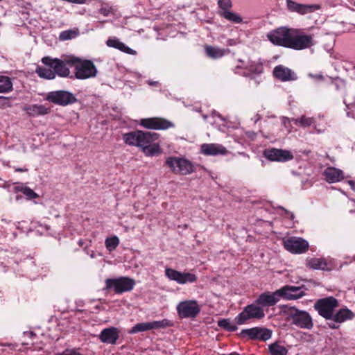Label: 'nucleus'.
<instances>
[{"mask_svg":"<svg viewBox=\"0 0 355 355\" xmlns=\"http://www.w3.org/2000/svg\"><path fill=\"white\" fill-rule=\"evenodd\" d=\"M75 61H76V57L72 55H62L60 58L44 57L42 59V63L53 68L55 76L58 75L60 77L69 76L71 72L69 67H73Z\"/></svg>","mask_w":355,"mask_h":355,"instance_id":"f257e3e1","label":"nucleus"},{"mask_svg":"<svg viewBox=\"0 0 355 355\" xmlns=\"http://www.w3.org/2000/svg\"><path fill=\"white\" fill-rule=\"evenodd\" d=\"M158 135L141 130L132 131L123 136L124 142L129 146H137L141 148L146 146L150 141H156Z\"/></svg>","mask_w":355,"mask_h":355,"instance_id":"f03ea898","label":"nucleus"},{"mask_svg":"<svg viewBox=\"0 0 355 355\" xmlns=\"http://www.w3.org/2000/svg\"><path fill=\"white\" fill-rule=\"evenodd\" d=\"M284 313L292 320V324L300 328L311 329L313 326L310 314L305 311H300L294 306H286Z\"/></svg>","mask_w":355,"mask_h":355,"instance_id":"7ed1b4c3","label":"nucleus"},{"mask_svg":"<svg viewBox=\"0 0 355 355\" xmlns=\"http://www.w3.org/2000/svg\"><path fill=\"white\" fill-rule=\"evenodd\" d=\"M73 67L75 68V76L77 79L85 80L94 78L97 74L94 64L88 60H81L76 57Z\"/></svg>","mask_w":355,"mask_h":355,"instance_id":"20e7f679","label":"nucleus"},{"mask_svg":"<svg viewBox=\"0 0 355 355\" xmlns=\"http://www.w3.org/2000/svg\"><path fill=\"white\" fill-rule=\"evenodd\" d=\"M165 163L171 171L176 174L188 175L194 171L192 163L183 157H169L166 159Z\"/></svg>","mask_w":355,"mask_h":355,"instance_id":"39448f33","label":"nucleus"},{"mask_svg":"<svg viewBox=\"0 0 355 355\" xmlns=\"http://www.w3.org/2000/svg\"><path fill=\"white\" fill-rule=\"evenodd\" d=\"M293 32V28L281 27L269 33L267 37L272 44L289 48Z\"/></svg>","mask_w":355,"mask_h":355,"instance_id":"423d86ee","label":"nucleus"},{"mask_svg":"<svg viewBox=\"0 0 355 355\" xmlns=\"http://www.w3.org/2000/svg\"><path fill=\"white\" fill-rule=\"evenodd\" d=\"M338 306V300L334 297H328L318 300L314 308L323 318L330 320L333 318L334 310Z\"/></svg>","mask_w":355,"mask_h":355,"instance_id":"0eeeda50","label":"nucleus"},{"mask_svg":"<svg viewBox=\"0 0 355 355\" xmlns=\"http://www.w3.org/2000/svg\"><path fill=\"white\" fill-rule=\"evenodd\" d=\"M256 303L245 306L243 311L235 318L236 324H243L250 319L263 318L265 316L264 311Z\"/></svg>","mask_w":355,"mask_h":355,"instance_id":"6e6552de","label":"nucleus"},{"mask_svg":"<svg viewBox=\"0 0 355 355\" xmlns=\"http://www.w3.org/2000/svg\"><path fill=\"white\" fill-rule=\"evenodd\" d=\"M293 31L289 48L295 50H302L314 45L315 42L312 35L304 34L295 28H293Z\"/></svg>","mask_w":355,"mask_h":355,"instance_id":"1a4fd4ad","label":"nucleus"},{"mask_svg":"<svg viewBox=\"0 0 355 355\" xmlns=\"http://www.w3.org/2000/svg\"><path fill=\"white\" fill-rule=\"evenodd\" d=\"M285 249L292 254H302L309 249V243L301 237L290 236L283 239Z\"/></svg>","mask_w":355,"mask_h":355,"instance_id":"9d476101","label":"nucleus"},{"mask_svg":"<svg viewBox=\"0 0 355 355\" xmlns=\"http://www.w3.org/2000/svg\"><path fill=\"white\" fill-rule=\"evenodd\" d=\"M46 100L62 106H66L76 101V98L73 94L64 90L49 92L46 94Z\"/></svg>","mask_w":355,"mask_h":355,"instance_id":"9b49d317","label":"nucleus"},{"mask_svg":"<svg viewBox=\"0 0 355 355\" xmlns=\"http://www.w3.org/2000/svg\"><path fill=\"white\" fill-rule=\"evenodd\" d=\"M166 276L179 284H193L197 281V276L189 272H180L172 268H166Z\"/></svg>","mask_w":355,"mask_h":355,"instance_id":"f8f14e48","label":"nucleus"},{"mask_svg":"<svg viewBox=\"0 0 355 355\" xmlns=\"http://www.w3.org/2000/svg\"><path fill=\"white\" fill-rule=\"evenodd\" d=\"M106 289L114 288L117 293H121L131 291L135 283L132 279L128 277H120L118 279H107L105 281Z\"/></svg>","mask_w":355,"mask_h":355,"instance_id":"ddd939ff","label":"nucleus"},{"mask_svg":"<svg viewBox=\"0 0 355 355\" xmlns=\"http://www.w3.org/2000/svg\"><path fill=\"white\" fill-rule=\"evenodd\" d=\"M178 312L181 318H193L200 312V307L195 300H187L178 304Z\"/></svg>","mask_w":355,"mask_h":355,"instance_id":"4468645a","label":"nucleus"},{"mask_svg":"<svg viewBox=\"0 0 355 355\" xmlns=\"http://www.w3.org/2000/svg\"><path fill=\"white\" fill-rule=\"evenodd\" d=\"M171 325V322L167 319L162 320L141 322L136 324L129 331L130 334H136L138 332L146 331L152 329H157L161 328H165Z\"/></svg>","mask_w":355,"mask_h":355,"instance_id":"2eb2a0df","label":"nucleus"},{"mask_svg":"<svg viewBox=\"0 0 355 355\" xmlns=\"http://www.w3.org/2000/svg\"><path fill=\"white\" fill-rule=\"evenodd\" d=\"M286 2L287 9L290 12H297L301 15L313 12L320 8V6L317 4H302L292 0H286Z\"/></svg>","mask_w":355,"mask_h":355,"instance_id":"dca6fc26","label":"nucleus"},{"mask_svg":"<svg viewBox=\"0 0 355 355\" xmlns=\"http://www.w3.org/2000/svg\"><path fill=\"white\" fill-rule=\"evenodd\" d=\"M140 124L146 128L155 130H166L174 126L171 121L156 117L141 119Z\"/></svg>","mask_w":355,"mask_h":355,"instance_id":"f3484780","label":"nucleus"},{"mask_svg":"<svg viewBox=\"0 0 355 355\" xmlns=\"http://www.w3.org/2000/svg\"><path fill=\"white\" fill-rule=\"evenodd\" d=\"M263 155L268 159L275 162H286L292 159L293 157L290 151L277 148L265 150Z\"/></svg>","mask_w":355,"mask_h":355,"instance_id":"a211bd4d","label":"nucleus"},{"mask_svg":"<svg viewBox=\"0 0 355 355\" xmlns=\"http://www.w3.org/2000/svg\"><path fill=\"white\" fill-rule=\"evenodd\" d=\"M280 298L282 296L280 291L278 289L273 293L266 292L261 294L256 300V303L263 306H271L278 302Z\"/></svg>","mask_w":355,"mask_h":355,"instance_id":"6ab92c4d","label":"nucleus"},{"mask_svg":"<svg viewBox=\"0 0 355 355\" xmlns=\"http://www.w3.org/2000/svg\"><path fill=\"white\" fill-rule=\"evenodd\" d=\"M279 291L282 298L288 300H297L305 295L304 291L300 286H284Z\"/></svg>","mask_w":355,"mask_h":355,"instance_id":"aec40b11","label":"nucleus"},{"mask_svg":"<svg viewBox=\"0 0 355 355\" xmlns=\"http://www.w3.org/2000/svg\"><path fill=\"white\" fill-rule=\"evenodd\" d=\"M201 152L205 155L215 156L226 155L227 150L225 147L219 144H203L200 148Z\"/></svg>","mask_w":355,"mask_h":355,"instance_id":"412c9836","label":"nucleus"},{"mask_svg":"<svg viewBox=\"0 0 355 355\" xmlns=\"http://www.w3.org/2000/svg\"><path fill=\"white\" fill-rule=\"evenodd\" d=\"M273 74L275 78L282 81L294 80L297 78L295 73L291 69L283 65L275 67L273 70Z\"/></svg>","mask_w":355,"mask_h":355,"instance_id":"4be33fe9","label":"nucleus"},{"mask_svg":"<svg viewBox=\"0 0 355 355\" xmlns=\"http://www.w3.org/2000/svg\"><path fill=\"white\" fill-rule=\"evenodd\" d=\"M323 175L329 183L338 182L344 179L343 171L335 167H327L324 169Z\"/></svg>","mask_w":355,"mask_h":355,"instance_id":"5701e85b","label":"nucleus"},{"mask_svg":"<svg viewBox=\"0 0 355 355\" xmlns=\"http://www.w3.org/2000/svg\"><path fill=\"white\" fill-rule=\"evenodd\" d=\"M99 338L104 343L115 344L119 338V331L115 327L106 328L101 331Z\"/></svg>","mask_w":355,"mask_h":355,"instance_id":"b1692460","label":"nucleus"},{"mask_svg":"<svg viewBox=\"0 0 355 355\" xmlns=\"http://www.w3.org/2000/svg\"><path fill=\"white\" fill-rule=\"evenodd\" d=\"M23 110L31 116L36 117L49 114L51 109L44 105L33 104L25 106Z\"/></svg>","mask_w":355,"mask_h":355,"instance_id":"393cba45","label":"nucleus"},{"mask_svg":"<svg viewBox=\"0 0 355 355\" xmlns=\"http://www.w3.org/2000/svg\"><path fill=\"white\" fill-rule=\"evenodd\" d=\"M354 313L348 309H341L331 318L337 323L343 322L347 320H351L354 318Z\"/></svg>","mask_w":355,"mask_h":355,"instance_id":"a878e982","label":"nucleus"},{"mask_svg":"<svg viewBox=\"0 0 355 355\" xmlns=\"http://www.w3.org/2000/svg\"><path fill=\"white\" fill-rule=\"evenodd\" d=\"M262 71L263 67L261 64L253 62H248L245 65V71L243 72V75L248 76L254 73H261Z\"/></svg>","mask_w":355,"mask_h":355,"instance_id":"bb28decb","label":"nucleus"},{"mask_svg":"<svg viewBox=\"0 0 355 355\" xmlns=\"http://www.w3.org/2000/svg\"><path fill=\"white\" fill-rule=\"evenodd\" d=\"M35 71L40 78L48 80H52L55 78L53 69L46 65L45 67H37Z\"/></svg>","mask_w":355,"mask_h":355,"instance_id":"cd10ccee","label":"nucleus"},{"mask_svg":"<svg viewBox=\"0 0 355 355\" xmlns=\"http://www.w3.org/2000/svg\"><path fill=\"white\" fill-rule=\"evenodd\" d=\"M13 85L10 77L0 74V93H8L12 91Z\"/></svg>","mask_w":355,"mask_h":355,"instance_id":"c85d7f7f","label":"nucleus"},{"mask_svg":"<svg viewBox=\"0 0 355 355\" xmlns=\"http://www.w3.org/2000/svg\"><path fill=\"white\" fill-rule=\"evenodd\" d=\"M155 141H150L146 146H143V152L148 156H153L161 153L162 150L159 146L153 144Z\"/></svg>","mask_w":355,"mask_h":355,"instance_id":"c756f323","label":"nucleus"},{"mask_svg":"<svg viewBox=\"0 0 355 355\" xmlns=\"http://www.w3.org/2000/svg\"><path fill=\"white\" fill-rule=\"evenodd\" d=\"M107 44L108 46L114 47L117 49L121 50V51L132 54L134 51L130 48L125 46L123 42H120L117 39H109L107 41Z\"/></svg>","mask_w":355,"mask_h":355,"instance_id":"7c9ffc66","label":"nucleus"},{"mask_svg":"<svg viewBox=\"0 0 355 355\" xmlns=\"http://www.w3.org/2000/svg\"><path fill=\"white\" fill-rule=\"evenodd\" d=\"M207 55L214 59L223 57L225 54V50L216 46H207L205 47Z\"/></svg>","mask_w":355,"mask_h":355,"instance_id":"2f4dec72","label":"nucleus"},{"mask_svg":"<svg viewBox=\"0 0 355 355\" xmlns=\"http://www.w3.org/2000/svg\"><path fill=\"white\" fill-rule=\"evenodd\" d=\"M220 16L226 19L227 20L234 23V24H241L243 22L242 17L236 12H232L230 10H226L225 12H220Z\"/></svg>","mask_w":355,"mask_h":355,"instance_id":"473e14b6","label":"nucleus"},{"mask_svg":"<svg viewBox=\"0 0 355 355\" xmlns=\"http://www.w3.org/2000/svg\"><path fill=\"white\" fill-rule=\"evenodd\" d=\"M292 121H293L295 124L300 125L301 127L307 128L314 124L315 120L313 117H308L303 115L297 119H292Z\"/></svg>","mask_w":355,"mask_h":355,"instance_id":"72a5a7b5","label":"nucleus"},{"mask_svg":"<svg viewBox=\"0 0 355 355\" xmlns=\"http://www.w3.org/2000/svg\"><path fill=\"white\" fill-rule=\"evenodd\" d=\"M79 34L78 28L69 29L62 31L59 35V40L60 41H66L76 38Z\"/></svg>","mask_w":355,"mask_h":355,"instance_id":"f704fd0d","label":"nucleus"},{"mask_svg":"<svg viewBox=\"0 0 355 355\" xmlns=\"http://www.w3.org/2000/svg\"><path fill=\"white\" fill-rule=\"evenodd\" d=\"M270 355H287V349L282 345L273 343L269 346Z\"/></svg>","mask_w":355,"mask_h":355,"instance_id":"c9c22d12","label":"nucleus"},{"mask_svg":"<svg viewBox=\"0 0 355 355\" xmlns=\"http://www.w3.org/2000/svg\"><path fill=\"white\" fill-rule=\"evenodd\" d=\"M218 325L230 331H234L237 329L236 324L230 319H223L218 322Z\"/></svg>","mask_w":355,"mask_h":355,"instance_id":"e433bc0d","label":"nucleus"},{"mask_svg":"<svg viewBox=\"0 0 355 355\" xmlns=\"http://www.w3.org/2000/svg\"><path fill=\"white\" fill-rule=\"evenodd\" d=\"M106 248L112 252L115 250L119 244V239L116 236H114L110 238H107L105 241Z\"/></svg>","mask_w":355,"mask_h":355,"instance_id":"4c0bfd02","label":"nucleus"},{"mask_svg":"<svg viewBox=\"0 0 355 355\" xmlns=\"http://www.w3.org/2000/svg\"><path fill=\"white\" fill-rule=\"evenodd\" d=\"M309 266L313 269L324 270L327 263L325 261L322 259H312L309 261Z\"/></svg>","mask_w":355,"mask_h":355,"instance_id":"58836bf2","label":"nucleus"},{"mask_svg":"<svg viewBox=\"0 0 355 355\" xmlns=\"http://www.w3.org/2000/svg\"><path fill=\"white\" fill-rule=\"evenodd\" d=\"M260 328H252L249 329H245L242 331V334L244 336H248L249 338L252 339H258L259 338V334Z\"/></svg>","mask_w":355,"mask_h":355,"instance_id":"ea45409f","label":"nucleus"},{"mask_svg":"<svg viewBox=\"0 0 355 355\" xmlns=\"http://www.w3.org/2000/svg\"><path fill=\"white\" fill-rule=\"evenodd\" d=\"M218 5L221 10L220 12L230 10L232 6L231 0H218Z\"/></svg>","mask_w":355,"mask_h":355,"instance_id":"a19ab883","label":"nucleus"},{"mask_svg":"<svg viewBox=\"0 0 355 355\" xmlns=\"http://www.w3.org/2000/svg\"><path fill=\"white\" fill-rule=\"evenodd\" d=\"M259 338L262 340H266L271 337V331L267 329L260 328Z\"/></svg>","mask_w":355,"mask_h":355,"instance_id":"79ce46f5","label":"nucleus"},{"mask_svg":"<svg viewBox=\"0 0 355 355\" xmlns=\"http://www.w3.org/2000/svg\"><path fill=\"white\" fill-rule=\"evenodd\" d=\"M21 192L27 197V198L30 200L36 198L38 196V195L35 192H34L31 189L27 187L21 189Z\"/></svg>","mask_w":355,"mask_h":355,"instance_id":"37998d69","label":"nucleus"},{"mask_svg":"<svg viewBox=\"0 0 355 355\" xmlns=\"http://www.w3.org/2000/svg\"><path fill=\"white\" fill-rule=\"evenodd\" d=\"M281 119L282 125H284L285 128L290 131L291 121L292 119L291 120L289 118L286 116H282Z\"/></svg>","mask_w":355,"mask_h":355,"instance_id":"c03bdc74","label":"nucleus"},{"mask_svg":"<svg viewBox=\"0 0 355 355\" xmlns=\"http://www.w3.org/2000/svg\"><path fill=\"white\" fill-rule=\"evenodd\" d=\"M309 76L317 80H323V76L321 74H315V75H313L312 73H309Z\"/></svg>","mask_w":355,"mask_h":355,"instance_id":"a18cd8bd","label":"nucleus"},{"mask_svg":"<svg viewBox=\"0 0 355 355\" xmlns=\"http://www.w3.org/2000/svg\"><path fill=\"white\" fill-rule=\"evenodd\" d=\"M227 44L230 45V46H233V45L236 44V42L234 39H229L227 40Z\"/></svg>","mask_w":355,"mask_h":355,"instance_id":"49530a36","label":"nucleus"},{"mask_svg":"<svg viewBox=\"0 0 355 355\" xmlns=\"http://www.w3.org/2000/svg\"><path fill=\"white\" fill-rule=\"evenodd\" d=\"M285 214H286V217L290 218L291 219H293L294 215L293 213L289 212L288 211H285Z\"/></svg>","mask_w":355,"mask_h":355,"instance_id":"de8ad7c7","label":"nucleus"},{"mask_svg":"<svg viewBox=\"0 0 355 355\" xmlns=\"http://www.w3.org/2000/svg\"><path fill=\"white\" fill-rule=\"evenodd\" d=\"M349 184L352 190L355 191V181H349Z\"/></svg>","mask_w":355,"mask_h":355,"instance_id":"09e8293b","label":"nucleus"},{"mask_svg":"<svg viewBox=\"0 0 355 355\" xmlns=\"http://www.w3.org/2000/svg\"><path fill=\"white\" fill-rule=\"evenodd\" d=\"M24 188H26V187L23 186V185H19V186L15 187V189L17 191H21V189H23Z\"/></svg>","mask_w":355,"mask_h":355,"instance_id":"8fccbe9b","label":"nucleus"},{"mask_svg":"<svg viewBox=\"0 0 355 355\" xmlns=\"http://www.w3.org/2000/svg\"><path fill=\"white\" fill-rule=\"evenodd\" d=\"M334 322H335L334 320H333ZM329 325L331 328H333V329H335V328H337L338 326L336 325L335 323H329Z\"/></svg>","mask_w":355,"mask_h":355,"instance_id":"3c124183","label":"nucleus"},{"mask_svg":"<svg viewBox=\"0 0 355 355\" xmlns=\"http://www.w3.org/2000/svg\"><path fill=\"white\" fill-rule=\"evenodd\" d=\"M27 169H24V168H17L15 169V171H19V172H23V171H26Z\"/></svg>","mask_w":355,"mask_h":355,"instance_id":"603ef678","label":"nucleus"},{"mask_svg":"<svg viewBox=\"0 0 355 355\" xmlns=\"http://www.w3.org/2000/svg\"><path fill=\"white\" fill-rule=\"evenodd\" d=\"M158 84L157 82H149V85H157Z\"/></svg>","mask_w":355,"mask_h":355,"instance_id":"864d4df0","label":"nucleus"},{"mask_svg":"<svg viewBox=\"0 0 355 355\" xmlns=\"http://www.w3.org/2000/svg\"><path fill=\"white\" fill-rule=\"evenodd\" d=\"M7 100V98L4 97V96H0V101H6Z\"/></svg>","mask_w":355,"mask_h":355,"instance_id":"5fc2aeb1","label":"nucleus"},{"mask_svg":"<svg viewBox=\"0 0 355 355\" xmlns=\"http://www.w3.org/2000/svg\"><path fill=\"white\" fill-rule=\"evenodd\" d=\"M27 334H28V336H32L33 335V332H29V333H28Z\"/></svg>","mask_w":355,"mask_h":355,"instance_id":"6e6d98bb","label":"nucleus"},{"mask_svg":"<svg viewBox=\"0 0 355 355\" xmlns=\"http://www.w3.org/2000/svg\"><path fill=\"white\" fill-rule=\"evenodd\" d=\"M241 67H243V66L242 65L237 66V68H241Z\"/></svg>","mask_w":355,"mask_h":355,"instance_id":"4d7b16f0","label":"nucleus"},{"mask_svg":"<svg viewBox=\"0 0 355 355\" xmlns=\"http://www.w3.org/2000/svg\"><path fill=\"white\" fill-rule=\"evenodd\" d=\"M91 257H92V258H94V254H91Z\"/></svg>","mask_w":355,"mask_h":355,"instance_id":"13d9d810","label":"nucleus"},{"mask_svg":"<svg viewBox=\"0 0 355 355\" xmlns=\"http://www.w3.org/2000/svg\"><path fill=\"white\" fill-rule=\"evenodd\" d=\"M354 6H355V2H354Z\"/></svg>","mask_w":355,"mask_h":355,"instance_id":"bf43d9fd","label":"nucleus"}]
</instances>
